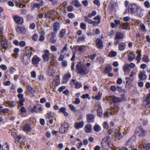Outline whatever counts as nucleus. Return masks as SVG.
<instances>
[{
	"label": "nucleus",
	"instance_id": "f257e3e1",
	"mask_svg": "<svg viewBox=\"0 0 150 150\" xmlns=\"http://www.w3.org/2000/svg\"><path fill=\"white\" fill-rule=\"evenodd\" d=\"M110 138L109 137L103 138L101 142V144L103 147L105 149H108L109 147V142Z\"/></svg>",
	"mask_w": 150,
	"mask_h": 150
},
{
	"label": "nucleus",
	"instance_id": "f03ea898",
	"mask_svg": "<svg viewBox=\"0 0 150 150\" xmlns=\"http://www.w3.org/2000/svg\"><path fill=\"white\" fill-rule=\"evenodd\" d=\"M139 10V8L135 4L129 5L128 6V11L130 13H136Z\"/></svg>",
	"mask_w": 150,
	"mask_h": 150
},
{
	"label": "nucleus",
	"instance_id": "7ed1b4c3",
	"mask_svg": "<svg viewBox=\"0 0 150 150\" xmlns=\"http://www.w3.org/2000/svg\"><path fill=\"white\" fill-rule=\"evenodd\" d=\"M76 68L79 71V73L82 74H86L88 73V70L85 66L82 67L78 64L76 65Z\"/></svg>",
	"mask_w": 150,
	"mask_h": 150
},
{
	"label": "nucleus",
	"instance_id": "20e7f679",
	"mask_svg": "<svg viewBox=\"0 0 150 150\" xmlns=\"http://www.w3.org/2000/svg\"><path fill=\"white\" fill-rule=\"evenodd\" d=\"M51 55L50 52L48 50H46L44 52V54L42 55V57L44 62H47L50 59V56Z\"/></svg>",
	"mask_w": 150,
	"mask_h": 150
},
{
	"label": "nucleus",
	"instance_id": "39448f33",
	"mask_svg": "<svg viewBox=\"0 0 150 150\" xmlns=\"http://www.w3.org/2000/svg\"><path fill=\"white\" fill-rule=\"evenodd\" d=\"M40 60V59L39 57L35 55L32 58V62L35 67H38Z\"/></svg>",
	"mask_w": 150,
	"mask_h": 150
},
{
	"label": "nucleus",
	"instance_id": "423d86ee",
	"mask_svg": "<svg viewBox=\"0 0 150 150\" xmlns=\"http://www.w3.org/2000/svg\"><path fill=\"white\" fill-rule=\"evenodd\" d=\"M52 62H51V64L49 65L47 70V74L50 76H52L55 73L53 67L52 66Z\"/></svg>",
	"mask_w": 150,
	"mask_h": 150
},
{
	"label": "nucleus",
	"instance_id": "0eeeda50",
	"mask_svg": "<svg viewBox=\"0 0 150 150\" xmlns=\"http://www.w3.org/2000/svg\"><path fill=\"white\" fill-rule=\"evenodd\" d=\"M21 128L25 132H29L31 131V128L29 124H25L21 125Z\"/></svg>",
	"mask_w": 150,
	"mask_h": 150
},
{
	"label": "nucleus",
	"instance_id": "6e6552de",
	"mask_svg": "<svg viewBox=\"0 0 150 150\" xmlns=\"http://www.w3.org/2000/svg\"><path fill=\"white\" fill-rule=\"evenodd\" d=\"M13 19L15 22L18 24H21L23 23V19L22 18L18 15L14 16Z\"/></svg>",
	"mask_w": 150,
	"mask_h": 150
},
{
	"label": "nucleus",
	"instance_id": "1a4fd4ad",
	"mask_svg": "<svg viewBox=\"0 0 150 150\" xmlns=\"http://www.w3.org/2000/svg\"><path fill=\"white\" fill-rule=\"evenodd\" d=\"M108 100L110 101L112 100L114 104L120 102L119 98L114 96H110L108 98Z\"/></svg>",
	"mask_w": 150,
	"mask_h": 150
},
{
	"label": "nucleus",
	"instance_id": "9d476101",
	"mask_svg": "<svg viewBox=\"0 0 150 150\" xmlns=\"http://www.w3.org/2000/svg\"><path fill=\"white\" fill-rule=\"evenodd\" d=\"M96 44L97 47L99 49H102L103 48V43L102 40L100 38H98L96 40Z\"/></svg>",
	"mask_w": 150,
	"mask_h": 150
},
{
	"label": "nucleus",
	"instance_id": "9b49d317",
	"mask_svg": "<svg viewBox=\"0 0 150 150\" xmlns=\"http://www.w3.org/2000/svg\"><path fill=\"white\" fill-rule=\"evenodd\" d=\"M86 117L88 123H91L94 122L95 116L92 114H89L87 115Z\"/></svg>",
	"mask_w": 150,
	"mask_h": 150
},
{
	"label": "nucleus",
	"instance_id": "f8f14e48",
	"mask_svg": "<svg viewBox=\"0 0 150 150\" xmlns=\"http://www.w3.org/2000/svg\"><path fill=\"white\" fill-rule=\"evenodd\" d=\"M0 37L1 39V45L3 47L4 49L6 50L8 47L6 42L3 40L4 38H3L2 37H4V36L3 35H0Z\"/></svg>",
	"mask_w": 150,
	"mask_h": 150
},
{
	"label": "nucleus",
	"instance_id": "ddd939ff",
	"mask_svg": "<svg viewBox=\"0 0 150 150\" xmlns=\"http://www.w3.org/2000/svg\"><path fill=\"white\" fill-rule=\"evenodd\" d=\"M145 71L144 70L140 71L138 74V77L140 80H144L147 78L145 74Z\"/></svg>",
	"mask_w": 150,
	"mask_h": 150
},
{
	"label": "nucleus",
	"instance_id": "4468645a",
	"mask_svg": "<svg viewBox=\"0 0 150 150\" xmlns=\"http://www.w3.org/2000/svg\"><path fill=\"white\" fill-rule=\"evenodd\" d=\"M21 59V61L25 64H28L30 62V58L26 55H23Z\"/></svg>",
	"mask_w": 150,
	"mask_h": 150
},
{
	"label": "nucleus",
	"instance_id": "2eb2a0df",
	"mask_svg": "<svg viewBox=\"0 0 150 150\" xmlns=\"http://www.w3.org/2000/svg\"><path fill=\"white\" fill-rule=\"evenodd\" d=\"M123 69L125 74H128L130 71L129 64H125L123 67Z\"/></svg>",
	"mask_w": 150,
	"mask_h": 150
},
{
	"label": "nucleus",
	"instance_id": "dca6fc26",
	"mask_svg": "<svg viewBox=\"0 0 150 150\" xmlns=\"http://www.w3.org/2000/svg\"><path fill=\"white\" fill-rule=\"evenodd\" d=\"M18 98L20 99L18 103V105L23 106V102L24 101V99L23 98V95L22 94H19L18 95ZM19 106H18V107Z\"/></svg>",
	"mask_w": 150,
	"mask_h": 150
},
{
	"label": "nucleus",
	"instance_id": "f3484780",
	"mask_svg": "<svg viewBox=\"0 0 150 150\" xmlns=\"http://www.w3.org/2000/svg\"><path fill=\"white\" fill-rule=\"evenodd\" d=\"M84 125L83 121H81L79 122H76L74 124L75 127L77 129L82 127Z\"/></svg>",
	"mask_w": 150,
	"mask_h": 150
},
{
	"label": "nucleus",
	"instance_id": "a211bd4d",
	"mask_svg": "<svg viewBox=\"0 0 150 150\" xmlns=\"http://www.w3.org/2000/svg\"><path fill=\"white\" fill-rule=\"evenodd\" d=\"M98 109L97 111V114L98 116L101 117L102 116V110L100 104H98L97 105Z\"/></svg>",
	"mask_w": 150,
	"mask_h": 150
},
{
	"label": "nucleus",
	"instance_id": "6ab92c4d",
	"mask_svg": "<svg viewBox=\"0 0 150 150\" xmlns=\"http://www.w3.org/2000/svg\"><path fill=\"white\" fill-rule=\"evenodd\" d=\"M59 23L58 22H55L54 23L53 27V30L54 32L56 33H55L56 34L58 30H59Z\"/></svg>",
	"mask_w": 150,
	"mask_h": 150
},
{
	"label": "nucleus",
	"instance_id": "aec40b11",
	"mask_svg": "<svg viewBox=\"0 0 150 150\" xmlns=\"http://www.w3.org/2000/svg\"><path fill=\"white\" fill-rule=\"evenodd\" d=\"M135 58V55L133 52L130 53L128 55L127 59L129 61H131Z\"/></svg>",
	"mask_w": 150,
	"mask_h": 150
},
{
	"label": "nucleus",
	"instance_id": "412c9836",
	"mask_svg": "<svg viewBox=\"0 0 150 150\" xmlns=\"http://www.w3.org/2000/svg\"><path fill=\"white\" fill-rule=\"evenodd\" d=\"M92 130V126L90 124H87L85 126V131L86 133L91 132Z\"/></svg>",
	"mask_w": 150,
	"mask_h": 150
},
{
	"label": "nucleus",
	"instance_id": "4be33fe9",
	"mask_svg": "<svg viewBox=\"0 0 150 150\" xmlns=\"http://www.w3.org/2000/svg\"><path fill=\"white\" fill-rule=\"evenodd\" d=\"M119 110V108L117 106H115V107L112 109L110 112V114L113 115L116 114Z\"/></svg>",
	"mask_w": 150,
	"mask_h": 150
},
{
	"label": "nucleus",
	"instance_id": "5701e85b",
	"mask_svg": "<svg viewBox=\"0 0 150 150\" xmlns=\"http://www.w3.org/2000/svg\"><path fill=\"white\" fill-rule=\"evenodd\" d=\"M16 140L19 143L21 144H23V145L25 144L24 139L20 136H17V138Z\"/></svg>",
	"mask_w": 150,
	"mask_h": 150
},
{
	"label": "nucleus",
	"instance_id": "b1692460",
	"mask_svg": "<svg viewBox=\"0 0 150 150\" xmlns=\"http://www.w3.org/2000/svg\"><path fill=\"white\" fill-rule=\"evenodd\" d=\"M17 31L19 33L24 34L26 32V30L25 28L23 27H18L17 29Z\"/></svg>",
	"mask_w": 150,
	"mask_h": 150
},
{
	"label": "nucleus",
	"instance_id": "393cba45",
	"mask_svg": "<svg viewBox=\"0 0 150 150\" xmlns=\"http://www.w3.org/2000/svg\"><path fill=\"white\" fill-rule=\"evenodd\" d=\"M123 35L122 33L120 32H117L115 37V39L116 40L122 39L123 38Z\"/></svg>",
	"mask_w": 150,
	"mask_h": 150
},
{
	"label": "nucleus",
	"instance_id": "a878e982",
	"mask_svg": "<svg viewBox=\"0 0 150 150\" xmlns=\"http://www.w3.org/2000/svg\"><path fill=\"white\" fill-rule=\"evenodd\" d=\"M126 45L124 42L120 43L118 45V49L120 51H122L124 50L126 48Z\"/></svg>",
	"mask_w": 150,
	"mask_h": 150
},
{
	"label": "nucleus",
	"instance_id": "bb28decb",
	"mask_svg": "<svg viewBox=\"0 0 150 150\" xmlns=\"http://www.w3.org/2000/svg\"><path fill=\"white\" fill-rule=\"evenodd\" d=\"M55 33L54 32H52L51 33V36L50 38V42L54 44L56 42L57 39L54 38Z\"/></svg>",
	"mask_w": 150,
	"mask_h": 150
},
{
	"label": "nucleus",
	"instance_id": "cd10ccee",
	"mask_svg": "<svg viewBox=\"0 0 150 150\" xmlns=\"http://www.w3.org/2000/svg\"><path fill=\"white\" fill-rule=\"evenodd\" d=\"M145 101L146 103L145 107L146 108H149L150 106V93H149L148 96L147 97Z\"/></svg>",
	"mask_w": 150,
	"mask_h": 150
},
{
	"label": "nucleus",
	"instance_id": "c85d7f7f",
	"mask_svg": "<svg viewBox=\"0 0 150 150\" xmlns=\"http://www.w3.org/2000/svg\"><path fill=\"white\" fill-rule=\"evenodd\" d=\"M76 48L81 53L83 52L85 50L86 47L84 45L77 46Z\"/></svg>",
	"mask_w": 150,
	"mask_h": 150
},
{
	"label": "nucleus",
	"instance_id": "c756f323",
	"mask_svg": "<svg viewBox=\"0 0 150 150\" xmlns=\"http://www.w3.org/2000/svg\"><path fill=\"white\" fill-rule=\"evenodd\" d=\"M44 5L43 1L41 0L40 4H39L37 3H34L33 4V6L34 7L36 8H39L40 7L43 6Z\"/></svg>",
	"mask_w": 150,
	"mask_h": 150
},
{
	"label": "nucleus",
	"instance_id": "7c9ffc66",
	"mask_svg": "<svg viewBox=\"0 0 150 150\" xmlns=\"http://www.w3.org/2000/svg\"><path fill=\"white\" fill-rule=\"evenodd\" d=\"M137 53L138 54V55L137 56L136 60H137V63H138L140 62L141 59L142 54L141 52L139 50L137 51Z\"/></svg>",
	"mask_w": 150,
	"mask_h": 150
},
{
	"label": "nucleus",
	"instance_id": "2f4dec72",
	"mask_svg": "<svg viewBox=\"0 0 150 150\" xmlns=\"http://www.w3.org/2000/svg\"><path fill=\"white\" fill-rule=\"evenodd\" d=\"M70 77V75L68 73H67L64 75V76L63 83H66Z\"/></svg>",
	"mask_w": 150,
	"mask_h": 150
},
{
	"label": "nucleus",
	"instance_id": "473e14b6",
	"mask_svg": "<svg viewBox=\"0 0 150 150\" xmlns=\"http://www.w3.org/2000/svg\"><path fill=\"white\" fill-rule=\"evenodd\" d=\"M25 50L26 51H25L24 55H26L30 58L32 54L31 51L29 50L28 49H27L26 47L25 48Z\"/></svg>",
	"mask_w": 150,
	"mask_h": 150
},
{
	"label": "nucleus",
	"instance_id": "72a5a7b5",
	"mask_svg": "<svg viewBox=\"0 0 150 150\" xmlns=\"http://www.w3.org/2000/svg\"><path fill=\"white\" fill-rule=\"evenodd\" d=\"M53 16V12L51 11H49L47 13H45L44 16L46 18L52 17Z\"/></svg>",
	"mask_w": 150,
	"mask_h": 150
},
{
	"label": "nucleus",
	"instance_id": "f704fd0d",
	"mask_svg": "<svg viewBox=\"0 0 150 150\" xmlns=\"http://www.w3.org/2000/svg\"><path fill=\"white\" fill-rule=\"evenodd\" d=\"M72 3L76 7H78L80 6V3L77 0H72Z\"/></svg>",
	"mask_w": 150,
	"mask_h": 150
},
{
	"label": "nucleus",
	"instance_id": "c9c22d12",
	"mask_svg": "<svg viewBox=\"0 0 150 150\" xmlns=\"http://www.w3.org/2000/svg\"><path fill=\"white\" fill-rule=\"evenodd\" d=\"M26 88L28 91L31 93H34L35 92V91L33 88L29 85L26 86Z\"/></svg>",
	"mask_w": 150,
	"mask_h": 150
},
{
	"label": "nucleus",
	"instance_id": "e433bc0d",
	"mask_svg": "<svg viewBox=\"0 0 150 150\" xmlns=\"http://www.w3.org/2000/svg\"><path fill=\"white\" fill-rule=\"evenodd\" d=\"M123 136L122 134L120 132H116L115 134V137L118 139H121Z\"/></svg>",
	"mask_w": 150,
	"mask_h": 150
},
{
	"label": "nucleus",
	"instance_id": "4c0bfd02",
	"mask_svg": "<svg viewBox=\"0 0 150 150\" xmlns=\"http://www.w3.org/2000/svg\"><path fill=\"white\" fill-rule=\"evenodd\" d=\"M128 27L129 25L126 23H123L121 25V27L122 29L126 30L128 29Z\"/></svg>",
	"mask_w": 150,
	"mask_h": 150
},
{
	"label": "nucleus",
	"instance_id": "58836bf2",
	"mask_svg": "<svg viewBox=\"0 0 150 150\" xmlns=\"http://www.w3.org/2000/svg\"><path fill=\"white\" fill-rule=\"evenodd\" d=\"M111 67L110 65H108L106 67L105 69V72L106 73H108L112 70Z\"/></svg>",
	"mask_w": 150,
	"mask_h": 150
},
{
	"label": "nucleus",
	"instance_id": "ea45409f",
	"mask_svg": "<svg viewBox=\"0 0 150 150\" xmlns=\"http://www.w3.org/2000/svg\"><path fill=\"white\" fill-rule=\"evenodd\" d=\"M68 125L67 123H65L61 127V129L63 130V132H65L66 130L68 129Z\"/></svg>",
	"mask_w": 150,
	"mask_h": 150
},
{
	"label": "nucleus",
	"instance_id": "a19ab883",
	"mask_svg": "<svg viewBox=\"0 0 150 150\" xmlns=\"http://www.w3.org/2000/svg\"><path fill=\"white\" fill-rule=\"evenodd\" d=\"M143 10L141 9L140 8H139V10L138 11L137 13V16L140 17H141L143 15Z\"/></svg>",
	"mask_w": 150,
	"mask_h": 150
},
{
	"label": "nucleus",
	"instance_id": "79ce46f5",
	"mask_svg": "<svg viewBox=\"0 0 150 150\" xmlns=\"http://www.w3.org/2000/svg\"><path fill=\"white\" fill-rule=\"evenodd\" d=\"M102 93H101L99 92L98 93V95L94 97V99L96 100H100L101 97Z\"/></svg>",
	"mask_w": 150,
	"mask_h": 150
},
{
	"label": "nucleus",
	"instance_id": "37998d69",
	"mask_svg": "<svg viewBox=\"0 0 150 150\" xmlns=\"http://www.w3.org/2000/svg\"><path fill=\"white\" fill-rule=\"evenodd\" d=\"M117 55L116 52L114 51H111L109 54L108 56L110 57H112L115 56Z\"/></svg>",
	"mask_w": 150,
	"mask_h": 150
},
{
	"label": "nucleus",
	"instance_id": "c03bdc74",
	"mask_svg": "<svg viewBox=\"0 0 150 150\" xmlns=\"http://www.w3.org/2000/svg\"><path fill=\"white\" fill-rule=\"evenodd\" d=\"M139 129L140 131L141 132V133L140 134H139V137L144 136L146 133V132L141 127H139Z\"/></svg>",
	"mask_w": 150,
	"mask_h": 150
},
{
	"label": "nucleus",
	"instance_id": "a18cd8bd",
	"mask_svg": "<svg viewBox=\"0 0 150 150\" xmlns=\"http://www.w3.org/2000/svg\"><path fill=\"white\" fill-rule=\"evenodd\" d=\"M93 128L94 130L97 132H99L100 130V126L97 124L95 125L94 126Z\"/></svg>",
	"mask_w": 150,
	"mask_h": 150
},
{
	"label": "nucleus",
	"instance_id": "49530a36",
	"mask_svg": "<svg viewBox=\"0 0 150 150\" xmlns=\"http://www.w3.org/2000/svg\"><path fill=\"white\" fill-rule=\"evenodd\" d=\"M66 30L65 29H62L60 31L59 33V36L60 37H62L64 36Z\"/></svg>",
	"mask_w": 150,
	"mask_h": 150
},
{
	"label": "nucleus",
	"instance_id": "de8ad7c7",
	"mask_svg": "<svg viewBox=\"0 0 150 150\" xmlns=\"http://www.w3.org/2000/svg\"><path fill=\"white\" fill-rule=\"evenodd\" d=\"M37 108V107L36 106H34L33 112H40L41 111H42V110L41 107H39L38 110H36Z\"/></svg>",
	"mask_w": 150,
	"mask_h": 150
},
{
	"label": "nucleus",
	"instance_id": "09e8293b",
	"mask_svg": "<svg viewBox=\"0 0 150 150\" xmlns=\"http://www.w3.org/2000/svg\"><path fill=\"white\" fill-rule=\"evenodd\" d=\"M74 84L75 86V88H79L82 86L81 84L78 82H75Z\"/></svg>",
	"mask_w": 150,
	"mask_h": 150
},
{
	"label": "nucleus",
	"instance_id": "8fccbe9b",
	"mask_svg": "<svg viewBox=\"0 0 150 150\" xmlns=\"http://www.w3.org/2000/svg\"><path fill=\"white\" fill-rule=\"evenodd\" d=\"M6 103H7L10 107H13L16 105V103L14 101L7 102Z\"/></svg>",
	"mask_w": 150,
	"mask_h": 150
},
{
	"label": "nucleus",
	"instance_id": "3c124183",
	"mask_svg": "<svg viewBox=\"0 0 150 150\" xmlns=\"http://www.w3.org/2000/svg\"><path fill=\"white\" fill-rule=\"evenodd\" d=\"M68 106L70 108V109L71 110L74 112H76V109L73 105L71 104H69V105Z\"/></svg>",
	"mask_w": 150,
	"mask_h": 150
},
{
	"label": "nucleus",
	"instance_id": "603ef678",
	"mask_svg": "<svg viewBox=\"0 0 150 150\" xmlns=\"http://www.w3.org/2000/svg\"><path fill=\"white\" fill-rule=\"evenodd\" d=\"M38 38V35L36 34H34L32 37V39L34 41H37Z\"/></svg>",
	"mask_w": 150,
	"mask_h": 150
},
{
	"label": "nucleus",
	"instance_id": "864d4df0",
	"mask_svg": "<svg viewBox=\"0 0 150 150\" xmlns=\"http://www.w3.org/2000/svg\"><path fill=\"white\" fill-rule=\"evenodd\" d=\"M143 148L146 150H149L150 149V144H148L143 145Z\"/></svg>",
	"mask_w": 150,
	"mask_h": 150
},
{
	"label": "nucleus",
	"instance_id": "5fc2aeb1",
	"mask_svg": "<svg viewBox=\"0 0 150 150\" xmlns=\"http://www.w3.org/2000/svg\"><path fill=\"white\" fill-rule=\"evenodd\" d=\"M2 146V150H9V146L7 144V143Z\"/></svg>",
	"mask_w": 150,
	"mask_h": 150
},
{
	"label": "nucleus",
	"instance_id": "6e6d98bb",
	"mask_svg": "<svg viewBox=\"0 0 150 150\" xmlns=\"http://www.w3.org/2000/svg\"><path fill=\"white\" fill-rule=\"evenodd\" d=\"M84 18H85V21H86L90 24H91L92 23L93 21L92 20L89 19L86 16H85Z\"/></svg>",
	"mask_w": 150,
	"mask_h": 150
},
{
	"label": "nucleus",
	"instance_id": "4d7b16f0",
	"mask_svg": "<svg viewBox=\"0 0 150 150\" xmlns=\"http://www.w3.org/2000/svg\"><path fill=\"white\" fill-rule=\"evenodd\" d=\"M62 66L64 67H66L67 65V62L66 60H63L62 61Z\"/></svg>",
	"mask_w": 150,
	"mask_h": 150
},
{
	"label": "nucleus",
	"instance_id": "13d9d810",
	"mask_svg": "<svg viewBox=\"0 0 150 150\" xmlns=\"http://www.w3.org/2000/svg\"><path fill=\"white\" fill-rule=\"evenodd\" d=\"M120 102L124 101L126 100L125 98V96L123 94L121 95V97L119 98Z\"/></svg>",
	"mask_w": 150,
	"mask_h": 150
},
{
	"label": "nucleus",
	"instance_id": "bf43d9fd",
	"mask_svg": "<svg viewBox=\"0 0 150 150\" xmlns=\"http://www.w3.org/2000/svg\"><path fill=\"white\" fill-rule=\"evenodd\" d=\"M50 49L52 51L55 52L57 50V48L54 45H52L50 47Z\"/></svg>",
	"mask_w": 150,
	"mask_h": 150
},
{
	"label": "nucleus",
	"instance_id": "052dcab7",
	"mask_svg": "<svg viewBox=\"0 0 150 150\" xmlns=\"http://www.w3.org/2000/svg\"><path fill=\"white\" fill-rule=\"evenodd\" d=\"M100 22V21H93L92 22V24H93V25L94 26H96L97 25H98V24Z\"/></svg>",
	"mask_w": 150,
	"mask_h": 150
},
{
	"label": "nucleus",
	"instance_id": "680f3d73",
	"mask_svg": "<svg viewBox=\"0 0 150 150\" xmlns=\"http://www.w3.org/2000/svg\"><path fill=\"white\" fill-rule=\"evenodd\" d=\"M93 3L98 6H99L100 5V2L99 0H94L93 1Z\"/></svg>",
	"mask_w": 150,
	"mask_h": 150
},
{
	"label": "nucleus",
	"instance_id": "e2e57ef3",
	"mask_svg": "<svg viewBox=\"0 0 150 150\" xmlns=\"http://www.w3.org/2000/svg\"><path fill=\"white\" fill-rule=\"evenodd\" d=\"M142 60L143 61L145 62H149L148 57L146 55L144 56L142 58Z\"/></svg>",
	"mask_w": 150,
	"mask_h": 150
},
{
	"label": "nucleus",
	"instance_id": "0e129e2a",
	"mask_svg": "<svg viewBox=\"0 0 150 150\" xmlns=\"http://www.w3.org/2000/svg\"><path fill=\"white\" fill-rule=\"evenodd\" d=\"M150 18V11H149L145 18V20L147 22L149 21Z\"/></svg>",
	"mask_w": 150,
	"mask_h": 150
},
{
	"label": "nucleus",
	"instance_id": "69168bd1",
	"mask_svg": "<svg viewBox=\"0 0 150 150\" xmlns=\"http://www.w3.org/2000/svg\"><path fill=\"white\" fill-rule=\"evenodd\" d=\"M85 38L84 36H82L79 37L78 40V41H80L82 42H84L85 41Z\"/></svg>",
	"mask_w": 150,
	"mask_h": 150
},
{
	"label": "nucleus",
	"instance_id": "338daca9",
	"mask_svg": "<svg viewBox=\"0 0 150 150\" xmlns=\"http://www.w3.org/2000/svg\"><path fill=\"white\" fill-rule=\"evenodd\" d=\"M20 110L21 112L23 114L25 113L26 112V109L24 107H22L20 109Z\"/></svg>",
	"mask_w": 150,
	"mask_h": 150
},
{
	"label": "nucleus",
	"instance_id": "774afa93",
	"mask_svg": "<svg viewBox=\"0 0 150 150\" xmlns=\"http://www.w3.org/2000/svg\"><path fill=\"white\" fill-rule=\"evenodd\" d=\"M80 27L82 29L85 30L86 28V25L85 24L82 23L80 24Z\"/></svg>",
	"mask_w": 150,
	"mask_h": 150
}]
</instances>
